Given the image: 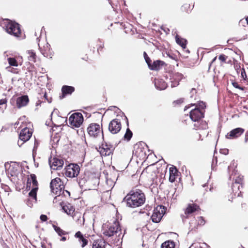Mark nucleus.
Instances as JSON below:
<instances>
[{"label": "nucleus", "mask_w": 248, "mask_h": 248, "mask_svg": "<svg viewBox=\"0 0 248 248\" xmlns=\"http://www.w3.org/2000/svg\"><path fill=\"white\" fill-rule=\"evenodd\" d=\"M126 205L131 208H136L141 206L145 202V196L140 190L131 191L124 199Z\"/></svg>", "instance_id": "f257e3e1"}, {"label": "nucleus", "mask_w": 248, "mask_h": 248, "mask_svg": "<svg viewBox=\"0 0 248 248\" xmlns=\"http://www.w3.org/2000/svg\"><path fill=\"white\" fill-rule=\"evenodd\" d=\"M189 116L191 120L196 122L194 124L195 129H206L208 128L207 123L201 121V119L204 117V111L200 109L199 108H195L190 111Z\"/></svg>", "instance_id": "f03ea898"}, {"label": "nucleus", "mask_w": 248, "mask_h": 248, "mask_svg": "<svg viewBox=\"0 0 248 248\" xmlns=\"http://www.w3.org/2000/svg\"><path fill=\"white\" fill-rule=\"evenodd\" d=\"M103 231V234L108 237L115 235L120 237L122 234L119 222L116 220H114L112 223L107 222L104 224Z\"/></svg>", "instance_id": "7ed1b4c3"}, {"label": "nucleus", "mask_w": 248, "mask_h": 248, "mask_svg": "<svg viewBox=\"0 0 248 248\" xmlns=\"http://www.w3.org/2000/svg\"><path fill=\"white\" fill-rule=\"evenodd\" d=\"M3 24V28L9 34L18 37L21 33V30L18 24L6 19L4 22Z\"/></svg>", "instance_id": "20e7f679"}, {"label": "nucleus", "mask_w": 248, "mask_h": 248, "mask_svg": "<svg viewBox=\"0 0 248 248\" xmlns=\"http://www.w3.org/2000/svg\"><path fill=\"white\" fill-rule=\"evenodd\" d=\"M50 187L52 193L60 197L62 193L64 192V185L59 178H56L52 180L50 184Z\"/></svg>", "instance_id": "39448f33"}, {"label": "nucleus", "mask_w": 248, "mask_h": 248, "mask_svg": "<svg viewBox=\"0 0 248 248\" xmlns=\"http://www.w3.org/2000/svg\"><path fill=\"white\" fill-rule=\"evenodd\" d=\"M87 132L90 137L97 138L102 133L103 136V133L102 128L99 124L92 123L89 125L87 128Z\"/></svg>", "instance_id": "423d86ee"}, {"label": "nucleus", "mask_w": 248, "mask_h": 248, "mask_svg": "<svg viewBox=\"0 0 248 248\" xmlns=\"http://www.w3.org/2000/svg\"><path fill=\"white\" fill-rule=\"evenodd\" d=\"M68 121L71 126L78 127L83 122V117L81 113H75L69 117Z\"/></svg>", "instance_id": "0eeeda50"}, {"label": "nucleus", "mask_w": 248, "mask_h": 248, "mask_svg": "<svg viewBox=\"0 0 248 248\" xmlns=\"http://www.w3.org/2000/svg\"><path fill=\"white\" fill-rule=\"evenodd\" d=\"M32 135V132L29 128L25 127L21 130L19 135L17 144L21 146L24 142L29 140Z\"/></svg>", "instance_id": "6e6552de"}, {"label": "nucleus", "mask_w": 248, "mask_h": 248, "mask_svg": "<svg viewBox=\"0 0 248 248\" xmlns=\"http://www.w3.org/2000/svg\"><path fill=\"white\" fill-rule=\"evenodd\" d=\"M79 171L80 168L78 165L71 164L66 168V174L69 177H75L78 175Z\"/></svg>", "instance_id": "1a4fd4ad"}, {"label": "nucleus", "mask_w": 248, "mask_h": 248, "mask_svg": "<svg viewBox=\"0 0 248 248\" xmlns=\"http://www.w3.org/2000/svg\"><path fill=\"white\" fill-rule=\"evenodd\" d=\"M121 123L119 119L112 120L109 124L108 130L113 134L118 133L121 129Z\"/></svg>", "instance_id": "9d476101"}, {"label": "nucleus", "mask_w": 248, "mask_h": 248, "mask_svg": "<svg viewBox=\"0 0 248 248\" xmlns=\"http://www.w3.org/2000/svg\"><path fill=\"white\" fill-rule=\"evenodd\" d=\"M49 164L52 170H60L63 165V160L57 157L50 158L49 159Z\"/></svg>", "instance_id": "9b49d317"}, {"label": "nucleus", "mask_w": 248, "mask_h": 248, "mask_svg": "<svg viewBox=\"0 0 248 248\" xmlns=\"http://www.w3.org/2000/svg\"><path fill=\"white\" fill-rule=\"evenodd\" d=\"M113 146L107 143L103 144L101 147L99 148L98 151L101 155L107 156L109 155L113 151Z\"/></svg>", "instance_id": "f8f14e48"}, {"label": "nucleus", "mask_w": 248, "mask_h": 248, "mask_svg": "<svg viewBox=\"0 0 248 248\" xmlns=\"http://www.w3.org/2000/svg\"><path fill=\"white\" fill-rule=\"evenodd\" d=\"M244 129L239 127L236 128L228 133L226 135V138L229 139L237 138L240 136L244 133Z\"/></svg>", "instance_id": "ddd939ff"}, {"label": "nucleus", "mask_w": 248, "mask_h": 248, "mask_svg": "<svg viewBox=\"0 0 248 248\" xmlns=\"http://www.w3.org/2000/svg\"><path fill=\"white\" fill-rule=\"evenodd\" d=\"M161 209V206L159 207V209L158 207L154 209L153 214L151 217V219L153 222L155 223H158L161 220L163 214V211L161 210V212L160 210Z\"/></svg>", "instance_id": "4468645a"}, {"label": "nucleus", "mask_w": 248, "mask_h": 248, "mask_svg": "<svg viewBox=\"0 0 248 248\" xmlns=\"http://www.w3.org/2000/svg\"><path fill=\"white\" fill-rule=\"evenodd\" d=\"M199 209V206L197 204L195 203H189L185 210V214L183 217L187 218L190 215L198 210Z\"/></svg>", "instance_id": "2eb2a0df"}, {"label": "nucleus", "mask_w": 248, "mask_h": 248, "mask_svg": "<svg viewBox=\"0 0 248 248\" xmlns=\"http://www.w3.org/2000/svg\"><path fill=\"white\" fill-rule=\"evenodd\" d=\"M28 102L29 98L27 95H23L17 98L16 99V106L18 108L26 106Z\"/></svg>", "instance_id": "dca6fc26"}, {"label": "nucleus", "mask_w": 248, "mask_h": 248, "mask_svg": "<svg viewBox=\"0 0 248 248\" xmlns=\"http://www.w3.org/2000/svg\"><path fill=\"white\" fill-rule=\"evenodd\" d=\"M196 221H197L196 224L193 222V221H191L189 222V228L191 231L197 229L198 225H203L205 223V221L202 217H198Z\"/></svg>", "instance_id": "f3484780"}, {"label": "nucleus", "mask_w": 248, "mask_h": 248, "mask_svg": "<svg viewBox=\"0 0 248 248\" xmlns=\"http://www.w3.org/2000/svg\"><path fill=\"white\" fill-rule=\"evenodd\" d=\"M62 208L64 212L68 215H72L75 212V208L69 203H65L62 206Z\"/></svg>", "instance_id": "a211bd4d"}, {"label": "nucleus", "mask_w": 248, "mask_h": 248, "mask_svg": "<svg viewBox=\"0 0 248 248\" xmlns=\"http://www.w3.org/2000/svg\"><path fill=\"white\" fill-rule=\"evenodd\" d=\"M155 85L156 88L160 90H164L167 87V83L162 79H155Z\"/></svg>", "instance_id": "6ab92c4d"}, {"label": "nucleus", "mask_w": 248, "mask_h": 248, "mask_svg": "<svg viewBox=\"0 0 248 248\" xmlns=\"http://www.w3.org/2000/svg\"><path fill=\"white\" fill-rule=\"evenodd\" d=\"M75 236L76 237L78 238V241L80 243H82L81 247L82 248L87 245L88 240L83 237L80 232L78 231L76 232Z\"/></svg>", "instance_id": "aec40b11"}, {"label": "nucleus", "mask_w": 248, "mask_h": 248, "mask_svg": "<svg viewBox=\"0 0 248 248\" xmlns=\"http://www.w3.org/2000/svg\"><path fill=\"white\" fill-rule=\"evenodd\" d=\"M105 242L101 239H97L93 241L92 248H105Z\"/></svg>", "instance_id": "412c9836"}, {"label": "nucleus", "mask_w": 248, "mask_h": 248, "mask_svg": "<svg viewBox=\"0 0 248 248\" xmlns=\"http://www.w3.org/2000/svg\"><path fill=\"white\" fill-rule=\"evenodd\" d=\"M177 170L175 167H171L170 169V182L172 183L175 181V176L177 174Z\"/></svg>", "instance_id": "4be33fe9"}, {"label": "nucleus", "mask_w": 248, "mask_h": 248, "mask_svg": "<svg viewBox=\"0 0 248 248\" xmlns=\"http://www.w3.org/2000/svg\"><path fill=\"white\" fill-rule=\"evenodd\" d=\"M74 88L72 86H63L62 87V93L65 94H71L74 91Z\"/></svg>", "instance_id": "5701e85b"}, {"label": "nucleus", "mask_w": 248, "mask_h": 248, "mask_svg": "<svg viewBox=\"0 0 248 248\" xmlns=\"http://www.w3.org/2000/svg\"><path fill=\"white\" fill-rule=\"evenodd\" d=\"M163 62L161 61H155L153 64L150 63V66H149V68L153 70H157L159 68L160 65H162Z\"/></svg>", "instance_id": "b1692460"}, {"label": "nucleus", "mask_w": 248, "mask_h": 248, "mask_svg": "<svg viewBox=\"0 0 248 248\" xmlns=\"http://www.w3.org/2000/svg\"><path fill=\"white\" fill-rule=\"evenodd\" d=\"M176 43L181 46L183 48H185L186 46V40L183 38L180 37L178 35L175 37Z\"/></svg>", "instance_id": "393cba45"}, {"label": "nucleus", "mask_w": 248, "mask_h": 248, "mask_svg": "<svg viewBox=\"0 0 248 248\" xmlns=\"http://www.w3.org/2000/svg\"><path fill=\"white\" fill-rule=\"evenodd\" d=\"M28 58L29 61L34 62L36 61V55L35 53L32 50L28 51Z\"/></svg>", "instance_id": "a878e982"}, {"label": "nucleus", "mask_w": 248, "mask_h": 248, "mask_svg": "<svg viewBox=\"0 0 248 248\" xmlns=\"http://www.w3.org/2000/svg\"><path fill=\"white\" fill-rule=\"evenodd\" d=\"M174 242L169 240L164 242L161 245V248H174Z\"/></svg>", "instance_id": "bb28decb"}, {"label": "nucleus", "mask_w": 248, "mask_h": 248, "mask_svg": "<svg viewBox=\"0 0 248 248\" xmlns=\"http://www.w3.org/2000/svg\"><path fill=\"white\" fill-rule=\"evenodd\" d=\"M7 100L3 98L0 100V111L3 112L7 107Z\"/></svg>", "instance_id": "cd10ccee"}, {"label": "nucleus", "mask_w": 248, "mask_h": 248, "mask_svg": "<svg viewBox=\"0 0 248 248\" xmlns=\"http://www.w3.org/2000/svg\"><path fill=\"white\" fill-rule=\"evenodd\" d=\"M38 189L37 187H34L31 190L29 193V196L30 198L32 199L35 201H36V193Z\"/></svg>", "instance_id": "c85d7f7f"}, {"label": "nucleus", "mask_w": 248, "mask_h": 248, "mask_svg": "<svg viewBox=\"0 0 248 248\" xmlns=\"http://www.w3.org/2000/svg\"><path fill=\"white\" fill-rule=\"evenodd\" d=\"M53 227L55 231L57 232V233L60 236H62L63 235H65L67 234V232L65 231H63L62 229H61L59 227L56 226L55 225H53Z\"/></svg>", "instance_id": "c756f323"}, {"label": "nucleus", "mask_w": 248, "mask_h": 248, "mask_svg": "<svg viewBox=\"0 0 248 248\" xmlns=\"http://www.w3.org/2000/svg\"><path fill=\"white\" fill-rule=\"evenodd\" d=\"M132 135L133 134L129 128H127L124 136V140L129 141L131 139Z\"/></svg>", "instance_id": "7c9ffc66"}, {"label": "nucleus", "mask_w": 248, "mask_h": 248, "mask_svg": "<svg viewBox=\"0 0 248 248\" xmlns=\"http://www.w3.org/2000/svg\"><path fill=\"white\" fill-rule=\"evenodd\" d=\"M7 61L10 66L16 67L18 66L17 62L14 58H8Z\"/></svg>", "instance_id": "2f4dec72"}, {"label": "nucleus", "mask_w": 248, "mask_h": 248, "mask_svg": "<svg viewBox=\"0 0 248 248\" xmlns=\"http://www.w3.org/2000/svg\"><path fill=\"white\" fill-rule=\"evenodd\" d=\"M191 106H195V108H199L200 109L203 111V109L205 108L206 106L205 103L202 101L199 102L198 104H192Z\"/></svg>", "instance_id": "473e14b6"}, {"label": "nucleus", "mask_w": 248, "mask_h": 248, "mask_svg": "<svg viewBox=\"0 0 248 248\" xmlns=\"http://www.w3.org/2000/svg\"><path fill=\"white\" fill-rule=\"evenodd\" d=\"M31 176V179L32 181L33 186L34 187H37V181L36 180V177L35 175L32 174L30 175Z\"/></svg>", "instance_id": "72a5a7b5"}, {"label": "nucleus", "mask_w": 248, "mask_h": 248, "mask_svg": "<svg viewBox=\"0 0 248 248\" xmlns=\"http://www.w3.org/2000/svg\"><path fill=\"white\" fill-rule=\"evenodd\" d=\"M143 55H144V57L145 60V61H146V63L148 64V66H150V63H151V60H150L149 57L148 56L147 54H146V53L145 52H144Z\"/></svg>", "instance_id": "f704fd0d"}, {"label": "nucleus", "mask_w": 248, "mask_h": 248, "mask_svg": "<svg viewBox=\"0 0 248 248\" xmlns=\"http://www.w3.org/2000/svg\"><path fill=\"white\" fill-rule=\"evenodd\" d=\"M232 84L234 88L239 89L241 90H244L243 88L241 87L237 82H234L232 83Z\"/></svg>", "instance_id": "c9c22d12"}, {"label": "nucleus", "mask_w": 248, "mask_h": 248, "mask_svg": "<svg viewBox=\"0 0 248 248\" xmlns=\"http://www.w3.org/2000/svg\"><path fill=\"white\" fill-rule=\"evenodd\" d=\"M227 57L224 54H221L219 56L218 59L221 62H225L226 60Z\"/></svg>", "instance_id": "e433bc0d"}, {"label": "nucleus", "mask_w": 248, "mask_h": 248, "mask_svg": "<svg viewBox=\"0 0 248 248\" xmlns=\"http://www.w3.org/2000/svg\"><path fill=\"white\" fill-rule=\"evenodd\" d=\"M40 219L42 221H46L47 219V217L46 215H42L40 216Z\"/></svg>", "instance_id": "4c0bfd02"}, {"label": "nucleus", "mask_w": 248, "mask_h": 248, "mask_svg": "<svg viewBox=\"0 0 248 248\" xmlns=\"http://www.w3.org/2000/svg\"><path fill=\"white\" fill-rule=\"evenodd\" d=\"M241 70V76L242 77L244 78V77H246V72L245 71V70L244 69H240Z\"/></svg>", "instance_id": "58836bf2"}, {"label": "nucleus", "mask_w": 248, "mask_h": 248, "mask_svg": "<svg viewBox=\"0 0 248 248\" xmlns=\"http://www.w3.org/2000/svg\"><path fill=\"white\" fill-rule=\"evenodd\" d=\"M41 53L45 57H47V54L46 51H42Z\"/></svg>", "instance_id": "ea45409f"}, {"label": "nucleus", "mask_w": 248, "mask_h": 248, "mask_svg": "<svg viewBox=\"0 0 248 248\" xmlns=\"http://www.w3.org/2000/svg\"><path fill=\"white\" fill-rule=\"evenodd\" d=\"M4 189V191H8V190L9 189V187L7 186H3V187Z\"/></svg>", "instance_id": "a19ab883"}, {"label": "nucleus", "mask_w": 248, "mask_h": 248, "mask_svg": "<svg viewBox=\"0 0 248 248\" xmlns=\"http://www.w3.org/2000/svg\"><path fill=\"white\" fill-rule=\"evenodd\" d=\"M6 69L8 71H10L11 72H13V69H12L10 67H6Z\"/></svg>", "instance_id": "79ce46f5"}, {"label": "nucleus", "mask_w": 248, "mask_h": 248, "mask_svg": "<svg viewBox=\"0 0 248 248\" xmlns=\"http://www.w3.org/2000/svg\"><path fill=\"white\" fill-rule=\"evenodd\" d=\"M178 85V83L177 82L173 84L172 83L171 86L172 87H175V86H176Z\"/></svg>", "instance_id": "37998d69"}, {"label": "nucleus", "mask_w": 248, "mask_h": 248, "mask_svg": "<svg viewBox=\"0 0 248 248\" xmlns=\"http://www.w3.org/2000/svg\"><path fill=\"white\" fill-rule=\"evenodd\" d=\"M66 240V238L64 236H63L61 239V241H65V240Z\"/></svg>", "instance_id": "c03bdc74"}, {"label": "nucleus", "mask_w": 248, "mask_h": 248, "mask_svg": "<svg viewBox=\"0 0 248 248\" xmlns=\"http://www.w3.org/2000/svg\"><path fill=\"white\" fill-rule=\"evenodd\" d=\"M55 111H57V110L56 109H54L53 111L51 112V116L55 113Z\"/></svg>", "instance_id": "a18cd8bd"}, {"label": "nucleus", "mask_w": 248, "mask_h": 248, "mask_svg": "<svg viewBox=\"0 0 248 248\" xmlns=\"http://www.w3.org/2000/svg\"><path fill=\"white\" fill-rule=\"evenodd\" d=\"M15 100V99H14V98L13 97L10 100V103H12V102H14Z\"/></svg>", "instance_id": "49530a36"}, {"label": "nucleus", "mask_w": 248, "mask_h": 248, "mask_svg": "<svg viewBox=\"0 0 248 248\" xmlns=\"http://www.w3.org/2000/svg\"><path fill=\"white\" fill-rule=\"evenodd\" d=\"M178 74V77L180 78H182L183 75L181 74Z\"/></svg>", "instance_id": "de8ad7c7"}, {"label": "nucleus", "mask_w": 248, "mask_h": 248, "mask_svg": "<svg viewBox=\"0 0 248 248\" xmlns=\"http://www.w3.org/2000/svg\"><path fill=\"white\" fill-rule=\"evenodd\" d=\"M216 59H217V57H215V58L213 59V60H212V61L211 63L214 62L216 61Z\"/></svg>", "instance_id": "09e8293b"}, {"label": "nucleus", "mask_w": 248, "mask_h": 248, "mask_svg": "<svg viewBox=\"0 0 248 248\" xmlns=\"http://www.w3.org/2000/svg\"><path fill=\"white\" fill-rule=\"evenodd\" d=\"M191 92H192V93H193V92L195 93V92H196V90H195V89L193 88V89L191 90Z\"/></svg>", "instance_id": "8fccbe9b"}, {"label": "nucleus", "mask_w": 248, "mask_h": 248, "mask_svg": "<svg viewBox=\"0 0 248 248\" xmlns=\"http://www.w3.org/2000/svg\"><path fill=\"white\" fill-rule=\"evenodd\" d=\"M228 150H226V152H224V154H228Z\"/></svg>", "instance_id": "3c124183"}, {"label": "nucleus", "mask_w": 248, "mask_h": 248, "mask_svg": "<svg viewBox=\"0 0 248 248\" xmlns=\"http://www.w3.org/2000/svg\"><path fill=\"white\" fill-rule=\"evenodd\" d=\"M246 20H247V22L248 24V17L247 18Z\"/></svg>", "instance_id": "603ef678"}, {"label": "nucleus", "mask_w": 248, "mask_h": 248, "mask_svg": "<svg viewBox=\"0 0 248 248\" xmlns=\"http://www.w3.org/2000/svg\"><path fill=\"white\" fill-rule=\"evenodd\" d=\"M188 108H189L188 107L186 106L185 107V110H186V109Z\"/></svg>", "instance_id": "864d4df0"}, {"label": "nucleus", "mask_w": 248, "mask_h": 248, "mask_svg": "<svg viewBox=\"0 0 248 248\" xmlns=\"http://www.w3.org/2000/svg\"><path fill=\"white\" fill-rule=\"evenodd\" d=\"M66 192L69 194V195H70V192H68V191H66Z\"/></svg>", "instance_id": "5fc2aeb1"}, {"label": "nucleus", "mask_w": 248, "mask_h": 248, "mask_svg": "<svg viewBox=\"0 0 248 248\" xmlns=\"http://www.w3.org/2000/svg\"><path fill=\"white\" fill-rule=\"evenodd\" d=\"M189 248H193V245H192Z\"/></svg>", "instance_id": "6e6d98bb"}, {"label": "nucleus", "mask_w": 248, "mask_h": 248, "mask_svg": "<svg viewBox=\"0 0 248 248\" xmlns=\"http://www.w3.org/2000/svg\"><path fill=\"white\" fill-rule=\"evenodd\" d=\"M200 248V247H197V248H195V247H194V248Z\"/></svg>", "instance_id": "4d7b16f0"}]
</instances>
